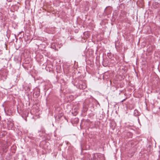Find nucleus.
<instances>
[{
    "mask_svg": "<svg viewBox=\"0 0 160 160\" xmlns=\"http://www.w3.org/2000/svg\"><path fill=\"white\" fill-rule=\"evenodd\" d=\"M79 88L80 89H83L85 88H86V86L85 85L83 86V87H81L80 86H79Z\"/></svg>",
    "mask_w": 160,
    "mask_h": 160,
    "instance_id": "nucleus-1",
    "label": "nucleus"
}]
</instances>
